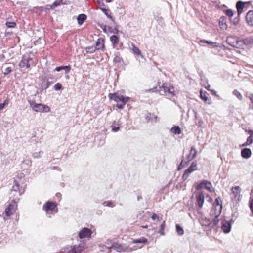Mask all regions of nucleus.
<instances>
[{"label":"nucleus","mask_w":253,"mask_h":253,"mask_svg":"<svg viewBox=\"0 0 253 253\" xmlns=\"http://www.w3.org/2000/svg\"><path fill=\"white\" fill-rule=\"evenodd\" d=\"M26 187V185L23 182L15 181L12 187V190L18 192L19 194L21 195L24 193Z\"/></svg>","instance_id":"obj_7"},{"label":"nucleus","mask_w":253,"mask_h":253,"mask_svg":"<svg viewBox=\"0 0 253 253\" xmlns=\"http://www.w3.org/2000/svg\"><path fill=\"white\" fill-rule=\"evenodd\" d=\"M155 90H156V88H154V90H153V91H155Z\"/></svg>","instance_id":"obj_51"},{"label":"nucleus","mask_w":253,"mask_h":253,"mask_svg":"<svg viewBox=\"0 0 253 253\" xmlns=\"http://www.w3.org/2000/svg\"><path fill=\"white\" fill-rule=\"evenodd\" d=\"M119 130V126H113L112 127V130L113 132H117Z\"/></svg>","instance_id":"obj_42"},{"label":"nucleus","mask_w":253,"mask_h":253,"mask_svg":"<svg viewBox=\"0 0 253 253\" xmlns=\"http://www.w3.org/2000/svg\"><path fill=\"white\" fill-rule=\"evenodd\" d=\"M159 91L161 94H162V92H163L169 97H172L174 95L173 87H169V85L167 84H163L162 88Z\"/></svg>","instance_id":"obj_6"},{"label":"nucleus","mask_w":253,"mask_h":253,"mask_svg":"<svg viewBox=\"0 0 253 253\" xmlns=\"http://www.w3.org/2000/svg\"><path fill=\"white\" fill-rule=\"evenodd\" d=\"M233 94L240 100H242L243 97L242 94L237 90H235L233 92Z\"/></svg>","instance_id":"obj_29"},{"label":"nucleus","mask_w":253,"mask_h":253,"mask_svg":"<svg viewBox=\"0 0 253 253\" xmlns=\"http://www.w3.org/2000/svg\"><path fill=\"white\" fill-rule=\"evenodd\" d=\"M231 228V223L230 221H226L222 225V231L227 234L230 232Z\"/></svg>","instance_id":"obj_22"},{"label":"nucleus","mask_w":253,"mask_h":253,"mask_svg":"<svg viewBox=\"0 0 253 253\" xmlns=\"http://www.w3.org/2000/svg\"><path fill=\"white\" fill-rule=\"evenodd\" d=\"M209 201H211V200H212V199H211V197H209Z\"/></svg>","instance_id":"obj_48"},{"label":"nucleus","mask_w":253,"mask_h":253,"mask_svg":"<svg viewBox=\"0 0 253 253\" xmlns=\"http://www.w3.org/2000/svg\"><path fill=\"white\" fill-rule=\"evenodd\" d=\"M195 187L197 190L206 189L211 193H213L214 190L211 183L207 181H203L200 183H196Z\"/></svg>","instance_id":"obj_4"},{"label":"nucleus","mask_w":253,"mask_h":253,"mask_svg":"<svg viewBox=\"0 0 253 253\" xmlns=\"http://www.w3.org/2000/svg\"><path fill=\"white\" fill-rule=\"evenodd\" d=\"M8 104V101L6 100H5L3 103L0 104V110H2L5 105Z\"/></svg>","instance_id":"obj_41"},{"label":"nucleus","mask_w":253,"mask_h":253,"mask_svg":"<svg viewBox=\"0 0 253 253\" xmlns=\"http://www.w3.org/2000/svg\"><path fill=\"white\" fill-rule=\"evenodd\" d=\"M103 2L106 3H110L113 0H102Z\"/></svg>","instance_id":"obj_47"},{"label":"nucleus","mask_w":253,"mask_h":253,"mask_svg":"<svg viewBox=\"0 0 253 253\" xmlns=\"http://www.w3.org/2000/svg\"><path fill=\"white\" fill-rule=\"evenodd\" d=\"M165 228V221H163L160 228V233L162 235H164V233L163 232V230Z\"/></svg>","instance_id":"obj_39"},{"label":"nucleus","mask_w":253,"mask_h":253,"mask_svg":"<svg viewBox=\"0 0 253 253\" xmlns=\"http://www.w3.org/2000/svg\"><path fill=\"white\" fill-rule=\"evenodd\" d=\"M152 219L154 220V221H156V222L157 223V222H159L161 221L162 219L161 218H160L158 216H157L156 214H153L152 217H151Z\"/></svg>","instance_id":"obj_38"},{"label":"nucleus","mask_w":253,"mask_h":253,"mask_svg":"<svg viewBox=\"0 0 253 253\" xmlns=\"http://www.w3.org/2000/svg\"><path fill=\"white\" fill-rule=\"evenodd\" d=\"M30 108L35 112L39 113H48L51 112V108L48 105L42 103H37L33 101H29Z\"/></svg>","instance_id":"obj_2"},{"label":"nucleus","mask_w":253,"mask_h":253,"mask_svg":"<svg viewBox=\"0 0 253 253\" xmlns=\"http://www.w3.org/2000/svg\"><path fill=\"white\" fill-rule=\"evenodd\" d=\"M104 47V41L102 39H98L96 42V46L95 48L87 47L85 49L87 52L92 53L95 50L101 49Z\"/></svg>","instance_id":"obj_9"},{"label":"nucleus","mask_w":253,"mask_h":253,"mask_svg":"<svg viewBox=\"0 0 253 253\" xmlns=\"http://www.w3.org/2000/svg\"><path fill=\"white\" fill-rule=\"evenodd\" d=\"M197 164L196 162H192L188 169L185 170L183 174V177L184 178H187L191 173L197 169Z\"/></svg>","instance_id":"obj_12"},{"label":"nucleus","mask_w":253,"mask_h":253,"mask_svg":"<svg viewBox=\"0 0 253 253\" xmlns=\"http://www.w3.org/2000/svg\"><path fill=\"white\" fill-rule=\"evenodd\" d=\"M207 89L208 90H210V91H211V92H213V93L214 94V95H216V91L212 90V89H211V86L210 85H208V87H207Z\"/></svg>","instance_id":"obj_44"},{"label":"nucleus","mask_w":253,"mask_h":253,"mask_svg":"<svg viewBox=\"0 0 253 253\" xmlns=\"http://www.w3.org/2000/svg\"><path fill=\"white\" fill-rule=\"evenodd\" d=\"M108 97L109 99L113 100L117 102L118 104L116 107L120 109H122L125 105L129 100V97H124L118 93H110Z\"/></svg>","instance_id":"obj_1"},{"label":"nucleus","mask_w":253,"mask_h":253,"mask_svg":"<svg viewBox=\"0 0 253 253\" xmlns=\"http://www.w3.org/2000/svg\"><path fill=\"white\" fill-rule=\"evenodd\" d=\"M8 34H9V33L8 32H6V33H5L6 35H7Z\"/></svg>","instance_id":"obj_49"},{"label":"nucleus","mask_w":253,"mask_h":253,"mask_svg":"<svg viewBox=\"0 0 253 253\" xmlns=\"http://www.w3.org/2000/svg\"><path fill=\"white\" fill-rule=\"evenodd\" d=\"M196 201L199 208H202L204 203L205 196L203 192L200 190H197L195 192Z\"/></svg>","instance_id":"obj_8"},{"label":"nucleus","mask_w":253,"mask_h":253,"mask_svg":"<svg viewBox=\"0 0 253 253\" xmlns=\"http://www.w3.org/2000/svg\"><path fill=\"white\" fill-rule=\"evenodd\" d=\"M223 12L229 17H232L234 15V11L231 9L225 10Z\"/></svg>","instance_id":"obj_31"},{"label":"nucleus","mask_w":253,"mask_h":253,"mask_svg":"<svg viewBox=\"0 0 253 253\" xmlns=\"http://www.w3.org/2000/svg\"><path fill=\"white\" fill-rule=\"evenodd\" d=\"M42 154V151L36 152L32 154V157L34 158L38 159V158H39L41 157Z\"/></svg>","instance_id":"obj_34"},{"label":"nucleus","mask_w":253,"mask_h":253,"mask_svg":"<svg viewBox=\"0 0 253 253\" xmlns=\"http://www.w3.org/2000/svg\"><path fill=\"white\" fill-rule=\"evenodd\" d=\"M62 67H64V69H67V73H68L70 70V66H62Z\"/></svg>","instance_id":"obj_46"},{"label":"nucleus","mask_w":253,"mask_h":253,"mask_svg":"<svg viewBox=\"0 0 253 253\" xmlns=\"http://www.w3.org/2000/svg\"><path fill=\"white\" fill-rule=\"evenodd\" d=\"M84 249V247L83 246H74L71 248L67 253H80Z\"/></svg>","instance_id":"obj_20"},{"label":"nucleus","mask_w":253,"mask_h":253,"mask_svg":"<svg viewBox=\"0 0 253 253\" xmlns=\"http://www.w3.org/2000/svg\"><path fill=\"white\" fill-rule=\"evenodd\" d=\"M176 229L178 235H182L184 234L183 228L179 225H176Z\"/></svg>","instance_id":"obj_30"},{"label":"nucleus","mask_w":253,"mask_h":253,"mask_svg":"<svg viewBox=\"0 0 253 253\" xmlns=\"http://www.w3.org/2000/svg\"><path fill=\"white\" fill-rule=\"evenodd\" d=\"M216 202L217 203V205L219 206V210H220V211H221V205H220V198H217L216 199Z\"/></svg>","instance_id":"obj_43"},{"label":"nucleus","mask_w":253,"mask_h":253,"mask_svg":"<svg viewBox=\"0 0 253 253\" xmlns=\"http://www.w3.org/2000/svg\"><path fill=\"white\" fill-rule=\"evenodd\" d=\"M197 153V152L196 149L194 147H192L188 155L189 159L193 160L196 156Z\"/></svg>","instance_id":"obj_24"},{"label":"nucleus","mask_w":253,"mask_h":253,"mask_svg":"<svg viewBox=\"0 0 253 253\" xmlns=\"http://www.w3.org/2000/svg\"><path fill=\"white\" fill-rule=\"evenodd\" d=\"M86 18L85 14H82L79 15L77 17L78 23L80 25H82Z\"/></svg>","instance_id":"obj_25"},{"label":"nucleus","mask_w":253,"mask_h":253,"mask_svg":"<svg viewBox=\"0 0 253 253\" xmlns=\"http://www.w3.org/2000/svg\"><path fill=\"white\" fill-rule=\"evenodd\" d=\"M143 227L145 228H147V226H143Z\"/></svg>","instance_id":"obj_50"},{"label":"nucleus","mask_w":253,"mask_h":253,"mask_svg":"<svg viewBox=\"0 0 253 253\" xmlns=\"http://www.w3.org/2000/svg\"><path fill=\"white\" fill-rule=\"evenodd\" d=\"M246 20L249 26H253V10H250L247 12Z\"/></svg>","instance_id":"obj_17"},{"label":"nucleus","mask_w":253,"mask_h":253,"mask_svg":"<svg viewBox=\"0 0 253 253\" xmlns=\"http://www.w3.org/2000/svg\"><path fill=\"white\" fill-rule=\"evenodd\" d=\"M91 231L86 228H84L79 233V236L81 239L89 238L91 236Z\"/></svg>","instance_id":"obj_14"},{"label":"nucleus","mask_w":253,"mask_h":253,"mask_svg":"<svg viewBox=\"0 0 253 253\" xmlns=\"http://www.w3.org/2000/svg\"><path fill=\"white\" fill-rule=\"evenodd\" d=\"M103 30L104 33H107L108 34L111 33L116 34L118 32V30L116 28H114L113 30H111V28L108 26H104L103 28Z\"/></svg>","instance_id":"obj_23"},{"label":"nucleus","mask_w":253,"mask_h":253,"mask_svg":"<svg viewBox=\"0 0 253 253\" xmlns=\"http://www.w3.org/2000/svg\"><path fill=\"white\" fill-rule=\"evenodd\" d=\"M62 84L60 83H57L54 86V88L55 90L58 91L61 89Z\"/></svg>","instance_id":"obj_40"},{"label":"nucleus","mask_w":253,"mask_h":253,"mask_svg":"<svg viewBox=\"0 0 253 253\" xmlns=\"http://www.w3.org/2000/svg\"><path fill=\"white\" fill-rule=\"evenodd\" d=\"M32 59L29 57H24L19 63V66L21 68L27 69L30 66V61Z\"/></svg>","instance_id":"obj_15"},{"label":"nucleus","mask_w":253,"mask_h":253,"mask_svg":"<svg viewBox=\"0 0 253 253\" xmlns=\"http://www.w3.org/2000/svg\"><path fill=\"white\" fill-rule=\"evenodd\" d=\"M226 42L231 46L236 48H241L245 44L244 40L240 39L236 36H229L227 38Z\"/></svg>","instance_id":"obj_3"},{"label":"nucleus","mask_w":253,"mask_h":253,"mask_svg":"<svg viewBox=\"0 0 253 253\" xmlns=\"http://www.w3.org/2000/svg\"><path fill=\"white\" fill-rule=\"evenodd\" d=\"M110 41H111L112 43L114 45L115 44H117L118 42V38L115 35L112 36L110 37Z\"/></svg>","instance_id":"obj_32"},{"label":"nucleus","mask_w":253,"mask_h":253,"mask_svg":"<svg viewBox=\"0 0 253 253\" xmlns=\"http://www.w3.org/2000/svg\"><path fill=\"white\" fill-rule=\"evenodd\" d=\"M12 64L11 63H5L1 67V71L4 75H7L11 72L12 69Z\"/></svg>","instance_id":"obj_16"},{"label":"nucleus","mask_w":253,"mask_h":253,"mask_svg":"<svg viewBox=\"0 0 253 253\" xmlns=\"http://www.w3.org/2000/svg\"><path fill=\"white\" fill-rule=\"evenodd\" d=\"M200 98L201 99L205 102H207L209 104L211 103V100L208 97V94L206 92H203L202 90L200 91Z\"/></svg>","instance_id":"obj_21"},{"label":"nucleus","mask_w":253,"mask_h":253,"mask_svg":"<svg viewBox=\"0 0 253 253\" xmlns=\"http://www.w3.org/2000/svg\"><path fill=\"white\" fill-rule=\"evenodd\" d=\"M62 69H64V67H62V66H59V67H56L55 69V70L57 72H59Z\"/></svg>","instance_id":"obj_45"},{"label":"nucleus","mask_w":253,"mask_h":253,"mask_svg":"<svg viewBox=\"0 0 253 253\" xmlns=\"http://www.w3.org/2000/svg\"><path fill=\"white\" fill-rule=\"evenodd\" d=\"M171 131L174 134H180L181 133L180 128L178 126H174L171 129Z\"/></svg>","instance_id":"obj_27"},{"label":"nucleus","mask_w":253,"mask_h":253,"mask_svg":"<svg viewBox=\"0 0 253 253\" xmlns=\"http://www.w3.org/2000/svg\"><path fill=\"white\" fill-rule=\"evenodd\" d=\"M103 12L109 18H112V16H111V12L109 10L105 9V8H102L101 9Z\"/></svg>","instance_id":"obj_33"},{"label":"nucleus","mask_w":253,"mask_h":253,"mask_svg":"<svg viewBox=\"0 0 253 253\" xmlns=\"http://www.w3.org/2000/svg\"><path fill=\"white\" fill-rule=\"evenodd\" d=\"M147 242V240L145 238H142L138 240H135L133 241L134 243H145Z\"/></svg>","instance_id":"obj_35"},{"label":"nucleus","mask_w":253,"mask_h":253,"mask_svg":"<svg viewBox=\"0 0 253 253\" xmlns=\"http://www.w3.org/2000/svg\"><path fill=\"white\" fill-rule=\"evenodd\" d=\"M249 2H242L239 1L236 3V8L239 15H241L244 11V9L250 4Z\"/></svg>","instance_id":"obj_11"},{"label":"nucleus","mask_w":253,"mask_h":253,"mask_svg":"<svg viewBox=\"0 0 253 253\" xmlns=\"http://www.w3.org/2000/svg\"><path fill=\"white\" fill-rule=\"evenodd\" d=\"M252 155V152L249 148H244L241 150V156L244 159L249 158Z\"/></svg>","instance_id":"obj_19"},{"label":"nucleus","mask_w":253,"mask_h":253,"mask_svg":"<svg viewBox=\"0 0 253 253\" xmlns=\"http://www.w3.org/2000/svg\"><path fill=\"white\" fill-rule=\"evenodd\" d=\"M103 205L104 206H106V207H113L114 206V204L113 202H112V201H105L103 203Z\"/></svg>","instance_id":"obj_36"},{"label":"nucleus","mask_w":253,"mask_h":253,"mask_svg":"<svg viewBox=\"0 0 253 253\" xmlns=\"http://www.w3.org/2000/svg\"><path fill=\"white\" fill-rule=\"evenodd\" d=\"M17 205L15 200L11 201L6 206L5 209V214L7 217H9L17 210Z\"/></svg>","instance_id":"obj_5"},{"label":"nucleus","mask_w":253,"mask_h":253,"mask_svg":"<svg viewBox=\"0 0 253 253\" xmlns=\"http://www.w3.org/2000/svg\"><path fill=\"white\" fill-rule=\"evenodd\" d=\"M6 25L8 28H14L16 26V23L14 22H7Z\"/></svg>","instance_id":"obj_37"},{"label":"nucleus","mask_w":253,"mask_h":253,"mask_svg":"<svg viewBox=\"0 0 253 253\" xmlns=\"http://www.w3.org/2000/svg\"><path fill=\"white\" fill-rule=\"evenodd\" d=\"M43 210L47 212L49 211H54L57 212L56 205L54 203L47 202L43 206Z\"/></svg>","instance_id":"obj_13"},{"label":"nucleus","mask_w":253,"mask_h":253,"mask_svg":"<svg viewBox=\"0 0 253 253\" xmlns=\"http://www.w3.org/2000/svg\"><path fill=\"white\" fill-rule=\"evenodd\" d=\"M201 42L203 43H207L211 45V46H212L213 47H218L220 45L219 43H217L215 42H211L210 41H206L205 40H201Z\"/></svg>","instance_id":"obj_26"},{"label":"nucleus","mask_w":253,"mask_h":253,"mask_svg":"<svg viewBox=\"0 0 253 253\" xmlns=\"http://www.w3.org/2000/svg\"><path fill=\"white\" fill-rule=\"evenodd\" d=\"M250 136L248 137L245 143L242 145V146H246L250 145L253 142V131L250 130L248 131Z\"/></svg>","instance_id":"obj_18"},{"label":"nucleus","mask_w":253,"mask_h":253,"mask_svg":"<svg viewBox=\"0 0 253 253\" xmlns=\"http://www.w3.org/2000/svg\"><path fill=\"white\" fill-rule=\"evenodd\" d=\"M241 188L239 186H236L232 188V198L234 200L238 201L241 199Z\"/></svg>","instance_id":"obj_10"},{"label":"nucleus","mask_w":253,"mask_h":253,"mask_svg":"<svg viewBox=\"0 0 253 253\" xmlns=\"http://www.w3.org/2000/svg\"><path fill=\"white\" fill-rule=\"evenodd\" d=\"M132 52L134 54L141 56V51L136 46H133L132 47Z\"/></svg>","instance_id":"obj_28"}]
</instances>
